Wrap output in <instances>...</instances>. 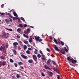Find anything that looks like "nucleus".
Here are the masks:
<instances>
[{
	"label": "nucleus",
	"mask_w": 79,
	"mask_h": 79,
	"mask_svg": "<svg viewBox=\"0 0 79 79\" xmlns=\"http://www.w3.org/2000/svg\"><path fill=\"white\" fill-rule=\"evenodd\" d=\"M5 47H3L2 46L0 48V50L1 52H2L3 53H4V54H6V51L5 50Z\"/></svg>",
	"instance_id": "f257e3e1"
},
{
	"label": "nucleus",
	"mask_w": 79,
	"mask_h": 79,
	"mask_svg": "<svg viewBox=\"0 0 79 79\" xmlns=\"http://www.w3.org/2000/svg\"><path fill=\"white\" fill-rule=\"evenodd\" d=\"M18 44V43L17 42H15L13 43V46L14 47V48L17 49V46Z\"/></svg>",
	"instance_id": "f03ea898"
},
{
	"label": "nucleus",
	"mask_w": 79,
	"mask_h": 79,
	"mask_svg": "<svg viewBox=\"0 0 79 79\" xmlns=\"http://www.w3.org/2000/svg\"><path fill=\"white\" fill-rule=\"evenodd\" d=\"M33 58L34 60L36 62H37V63L38 62V59L37 58V57L35 55H34L33 56Z\"/></svg>",
	"instance_id": "7ed1b4c3"
},
{
	"label": "nucleus",
	"mask_w": 79,
	"mask_h": 79,
	"mask_svg": "<svg viewBox=\"0 0 79 79\" xmlns=\"http://www.w3.org/2000/svg\"><path fill=\"white\" fill-rule=\"evenodd\" d=\"M8 35L6 33H3L2 35V37L3 38L6 39L7 38Z\"/></svg>",
	"instance_id": "20e7f679"
},
{
	"label": "nucleus",
	"mask_w": 79,
	"mask_h": 79,
	"mask_svg": "<svg viewBox=\"0 0 79 79\" xmlns=\"http://www.w3.org/2000/svg\"><path fill=\"white\" fill-rule=\"evenodd\" d=\"M71 61L72 63L75 64V63H76L77 62V61L73 59H72Z\"/></svg>",
	"instance_id": "39448f33"
},
{
	"label": "nucleus",
	"mask_w": 79,
	"mask_h": 79,
	"mask_svg": "<svg viewBox=\"0 0 79 79\" xmlns=\"http://www.w3.org/2000/svg\"><path fill=\"white\" fill-rule=\"evenodd\" d=\"M5 21H6V23H7V24H9L10 23V21L9 19H4Z\"/></svg>",
	"instance_id": "423d86ee"
},
{
	"label": "nucleus",
	"mask_w": 79,
	"mask_h": 79,
	"mask_svg": "<svg viewBox=\"0 0 79 79\" xmlns=\"http://www.w3.org/2000/svg\"><path fill=\"white\" fill-rule=\"evenodd\" d=\"M54 48L55 49V50L57 51H59V49H58V47H57V46H56V45H55Z\"/></svg>",
	"instance_id": "0eeeda50"
},
{
	"label": "nucleus",
	"mask_w": 79,
	"mask_h": 79,
	"mask_svg": "<svg viewBox=\"0 0 79 79\" xmlns=\"http://www.w3.org/2000/svg\"><path fill=\"white\" fill-rule=\"evenodd\" d=\"M51 60L50 58H49L48 60L47 61V63L48 65L50 64V62H51Z\"/></svg>",
	"instance_id": "6e6552de"
},
{
	"label": "nucleus",
	"mask_w": 79,
	"mask_h": 79,
	"mask_svg": "<svg viewBox=\"0 0 79 79\" xmlns=\"http://www.w3.org/2000/svg\"><path fill=\"white\" fill-rule=\"evenodd\" d=\"M34 38L35 40H37V41H38L39 39H40V37L39 36L37 37L36 36H34Z\"/></svg>",
	"instance_id": "1a4fd4ad"
},
{
	"label": "nucleus",
	"mask_w": 79,
	"mask_h": 79,
	"mask_svg": "<svg viewBox=\"0 0 79 79\" xmlns=\"http://www.w3.org/2000/svg\"><path fill=\"white\" fill-rule=\"evenodd\" d=\"M48 75L49 76H52L53 75V73L52 72L49 71Z\"/></svg>",
	"instance_id": "9d476101"
},
{
	"label": "nucleus",
	"mask_w": 79,
	"mask_h": 79,
	"mask_svg": "<svg viewBox=\"0 0 79 79\" xmlns=\"http://www.w3.org/2000/svg\"><path fill=\"white\" fill-rule=\"evenodd\" d=\"M6 61H3L2 63V64L3 66H5L6 65Z\"/></svg>",
	"instance_id": "9b49d317"
},
{
	"label": "nucleus",
	"mask_w": 79,
	"mask_h": 79,
	"mask_svg": "<svg viewBox=\"0 0 79 79\" xmlns=\"http://www.w3.org/2000/svg\"><path fill=\"white\" fill-rule=\"evenodd\" d=\"M44 68L45 69H50V68L48 67V65H44Z\"/></svg>",
	"instance_id": "f8f14e48"
},
{
	"label": "nucleus",
	"mask_w": 79,
	"mask_h": 79,
	"mask_svg": "<svg viewBox=\"0 0 79 79\" xmlns=\"http://www.w3.org/2000/svg\"><path fill=\"white\" fill-rule=\"evenodd\" d=\"M60 53H62V54H63L64 55L66 54L65 52V51H63V52L62 50H60Z\"/></svg>",
	"instance_id": "ddd939ff"
},
{
	"label": "nucleus",
	"mask_w": 79,
	"mask_h": 79,
	"mask_svg": "<svg viewBox=\"0 0 79 79\" xmlns=\"http://www.w3.org/2000/svg\"><path fill=\"white\" fill-rule=\"evenodd\" d=\"M21 56H22V57L23 58H25V59H26V58H27V56H25L24 55H21Z\"/></svg>",
	"instance_id": "4468645a"
},
{
	"label": "nucleus",
	"mask_w": 79,
	"mask_h": 79,
	"mask_svg": "<svg viewBox=\"0 0 79 79\" xmlns=\"http://www.w3.org/2000/svg\"><path fill=\"white\" fill-rule=\"evenodd\" d=\"M33 61L32 60L30 59L28 60V62L30 63H33Z\"/></svg>",
	"instance_id": "2eb2a0df"
},
{
	"label": "nucleus",
	"mask_w": 79,
	"mask_h": 79,
	"mask_svg": "<svg viewBox=\"0 0 79 79\" xmlns=\"http://www.w3.org/2000/svg\"><path fill=\"white\" fill-rule=\"evenodd\" d=\"M19 27H23V25L21 23H19Z\"/></svg>",
	"instance_id": "dca6fc26"
},
{
	"label": "nucleus",
	"mask_w": 79,
	"mask_h": 79,
	"mask_svg": "<svg viewBox=\"0 0 79 79\" xmlns=\"http://www.w3.org/2000/svg\"><path fill=\"white\" fill-rule=\"evenodd\" d=\"M23 43L26 44H28L29 42L27 40H25L23 41Z\"/></svg>",
	"instance_id": "f3484780"
},
{
	"label": "nucleus",
	"mask_w": 79,
	"mask_h": 79,
	"mask_svg": "<svg viewBox=\"0 0 79 79\" xmlns=\"http://www.w3.org/2000/svg\"><path fill=\"white\" fill-rule=\"evenodd\" d=\"M23 48L24 50H26L27 49V46L26 45H23Z\"/></svg>",
	"instance_id": "a211bd4d"
},
{
	"label": "nucleus",
	"mask_w": 79,
	"mask_h": 79,
	"mask_svg": "<svg viewBox=\"0 0 79 79\" xmlns=\"http://www.w3.org/2000/svg\"><path fill=\"white\" fill-rule=\"evenodd\" d=\"M67 59H68V60L70 62H71L72 59L70 58V57H67Z\"/></svg>",
	"instance_id": "6ab92c4d"
},
{
	"label": "nucleus",
	"mask_w": 79,
	"mask_h": 79,
	"mask_svg": "<svg viewBox=\"0 0 79 79\" xmlns=\"http://www.w3.org/2000/svg\"><path fill=\"white\" fill-rule=\"evenodd\" d=\"M58 69L56 68V67H54L53 70L54 71L56 72L58 70Z\"/></svg>",
	"instance_id": "aec40b11"
},
{
	"label": "nucleus",
	"mask_w": 79,
	"mask_h": 79,
	"mask_svg": "<svg viewBox=\"0 0 79 79\" xmlns=\"http://www.w3.org/2000/svg\"><path fill=\"white\" fill-rule=\"evenodd\" d=\"M13 52L14 54V55H16V51L15 49H13Z\"/></svg>",
	"instance_id": "412c9836"
},
{
	"label": "nucleus",
	"mask_w": 79,
	"mask_h": 79,
	"mask_svg": "<svg viewBox=\"0 0 79 79\" xmlns=\"http://www.w3.org/2000/svg\"><path fill=\"white\" fill-rule=\"evenodd\" d=\"M18 64H19V65H23V64L22 62L21 61H19L18 63Z\"/></svg>",
	"instance_id": "4be33fe9"
},
{
	"label": "nucleus",
	"mask_w": 79,
	"mask_h": 79,
	"mask_svg": "<svg viewBox=\"0 0 79 79\" xmlns=\"http://www.w3.org/2000/svg\"><path fill=\"white\" fill-rule=\"evenodd\" d=\"M22 31L21 28H19L17 30V31L18 32H20Z\"/></svg>",
	"instance_id": "5701e85b"
},
{
	"label": "nucleus",
	"mask_w": 79,
	"mask_h": 79,
	"mask_svg": "<svg viewBox=\"0 0 79 79\" xmlns=\"http://www.w3.org/2000/svg\"><path fill=\"white\" fill-rule=\"evenodd\" d=\"M13 14L14 15V16L15 17H16V16H17V13L16 12H15L14 11L13 12Z\"/></svg>",
	"instance_id": "b1692460"
},
{
	"label": "nucleus",
	"mask_w": 79,
	"mask_h": 79,
	"mask_svg": "<svg viewBox=\"0 0 79 79\" xmlns=\"http://www.w3.org/2000/svg\"><path fill=\"white\" fill-rule=\"evenodd\" d=\"M20 75L19 74H18L17 75H16V77L18 79H19V77H20Z\"/></svg>",
	"instance_id": "393cba45"
},
{
	"label": "nucleus",
	"mask_w": 79,
	"mask_h": 79,
	"mask_svg": "<svg viewBox=\"0 0 79 79\" xmlns=\"http://www.w3.org/2000/svg\"><path fill=\"white\" fill-rule=\"evenodd\" d=\"M30 53V51L29 50H27L26 51V53H27V54H29Z\"/></svg>",
	"instance_id": "a878e982"
},
{
	"label": "nucleus",
	"mask_w": 79,
	"mask_h": 79,
	"mask_svg": "<svg viewBox=\"0 0 79 79\" xmlns=\"http://www.w3.org/2000/svg\"><path fill=\"white\" fill-rule=\"evenodd\" d=\"M7 30L9 31H13V30L11 28H10L9 29L8 28H7L6 29Z\"/></svg>",
	"instance_id": "bb28decb"
},
{
	"label": "nucleus",
	"mask_w": 79,
	"mask_h": 79,
	"mask_svg": "<svg viewBox=\"0 0 79 79\" xmlns=\"http://www.w3.org/2000/svg\"><path fill=\"white\" fill-rule=\"evenodd\" d=\"M20 19H21L23 21V22H25V20L24 19V18L23 17H21L20 18Z\"/></svg>",
	"instance_id": "cd10ccee"
},
{
	"label": "nucleus",
	"mask_w": 79,
	"mask_h": 79,
	"mask_svg": "<svg viewBox=\"0 0 79 79\" xmlns=\"http://www.w3.org/2000/svg\"><path fill=\"white\" fill-rule=\"evenodd\" d=\"M13 20H18V18L17 17H13Z\"/></svg>",
	"instance_id": "c85d7f7f"
},
{
	"label": "nucleus",
	"mask_w": 79,
	"mask_h": 79,
	"mask_svg": "<svg viewBox=\"0 0 79 79\" xmlns=\"http://www.w3.org/2000/svg\"><path fill=\"white\" fill-rule=\"evenodd\" d=\"M54 41L55 42V43L56 44H58V42L56 40H54Z\"/></svg>",
	"instance_id": "c756f323"
},
{
	"label": "nucleus",
	"mask_w": 79,
	"mask_h": 79,
	"mask_svg": "<svg viewBox=\"0 0 79 79\" xmlns=\"http://www.w3.org/2000/svg\"><path fill=\"white\" fill-rule=\"evenodd\" d=\"M9 46V45L7 43H6V48H8Z\"/></svg>",
	"instance_id": "7c9ffc66"
},
{
	"label": "nucleus",
	"mask_w": 79,
	"mask_h": 79,
	"mask_svg": "<svg viewBox=\"0 0 79 79\" xmlns=\"http://www.w3.org/2000/svg\"><path fill=\"white\" fill-rule=\"evenodd\" d=\"M18 19V23H21V20L19 18H17Z\"/></svg>",
	"instance_id": "2f4dec72"
},
{
	"label": "nucleus",
	"mask_w": 79,
	"mask_h": 79,
	"mask_svg": "<svg viewBox=\"0 0 79 79\" xmlns=\"http://www.w3.org/2000/svg\"><path fill=\"white\" fill-rule=\"evenodd\" d=\"M60 43L61 44H62V45L63 46L64 45V42H63V41H60Z\"/></svg>",
	"instance_id": "473e14b6"
},
{
	"label": "nucleus",
	"mask_w": 79,
	"mask_h": 79,
	"mask_svg": "<svg viewBox=\"0 0 79 79\" xmlns=\"http://www.w3.org/2000/svg\"><path fill=\"white\" fill-rule=\"evenodd\" d=\"M10 61L11 63H13L14 62V60H13L12 59H10Z\"/></svg>",
	"instance_id": "72a5a7b5"
},
{
	"label": "nucleus",
	"mask_w": 79,
	"mask_h": 79,
	"mask_svg": "<svg viewBox=\"0 0 79 79\" xmlns=\"http://www.w3.org/2000/svg\"><path fill=\"white\" fill-rule=\"evenodd\" d=\"M17 41H18V42L19 44H22V41H19V40H18Z\"/></svg>",
	"instance_id": "f704fd0d"
},
{
	"label": "nucleus",
	"mask_w": 79,
	"mask_h": 79,
	"mask_svg": "<svg viewBox=\"0 0 79 79\" xmlns=\"http://www.w3.org/2000/svg\"><path fill=\"white\" fill-rule=\"evenodd\" d=\"M37 56L38 58H40L41 57V56L40 54H39L37 55Z\"/></svg>",
	"instance_id": "c9c22d12"
},
{
	"label": "nucleus",
	"mask_w": 79,
	"mask_h": 79,
	"mask_svg": "<svg viewBox=\"0 0 79 79\" xmlns=\"http://www.w3.org/2000/svg\"><path fill=\"white\" fill-rule=\"evenodd\" d=\"M14 65H15V67H17L18 64L16 63H14Z\"/></svg>",
	"instance_id": "e433bc0d"
},
{
	"label": "nucleus",
	"mask_w": 79,
	"mask_h": 79,
	"mask_svg": "<svg viewBox=\"0 0 79 79\" xmlns=\"http://www.w3.org/2000/svg\"><path fill=\"white\" fill-rule=\"evenodd\" d=\"M52 63L54 64V65H56V63L55 61H52Z\"/></svg>",
	"instance_id": "4c0bfd02"
},
{
	"label": "nucleus",
	"mask_w": 79,
	"mask_h": 79,
	"mask_svg": "<svg viewBox=\"0 0 79 79\" xmlns=\"http://www.w3.org/2000/svg\"><path fill=\"white\" fill-rule=\"evenodd\" d=\"M42 39H39V40H38V41H39V42H41V41H42Z\"/></svg>",
	"instance_id": "58836bf2"
},
{
	"label": "nucleus",
	"mask_w": 79,
	"mask_h": 79,
	"mask_svg": "<svg viewBox=\"0 0 79 79\" xmlns=\"http://www.w3.org/2000/svg\"><path fill=\"white\" fill-rule=\"evenodd\" d=\"M20 69H24V68L23 67H22V66H20Z\"/></svg>",
	"instance_id": "ea45409f"
},
{
	"label": "nucleus",
	"mask_w": 79,
	"mask_h": 79,
	"mask_svg": "<svg viewBox=\"0 0 79 79\" xmlns=\"http://www.w3.org/2000/svg\"><path fill=\"white\" fill-rule=\"evenodd\" d=\"M28 40H29V42L30 43H31L32 42V40H31L29 39Z\"/></svg>",
	"instance_id": "a19ab883"
},
{
	"label": "nucleus",
	"mask_w": 79,
	"mask_h": 79,
	"mask_svg": "<svg viewBox=\"0 0 79 79\" xmlns=\"http://www.w3.org/2000/svg\"><path fill=\"white\" fill-rule=\"evenodd\" d=\"M33 38V37H32L31 36L30 37V40H32V39Z\"/></svg>",
	"instance_id": "79ce46f5"
},
{
	"label": "nucleus",
	"mask_w": 79,
	"mask_h": 79,
	"mask_svg": "<svg viewBox=\"0 0 79 79\" xmlns=\"http://www.w3.org/2000/svg\"><path fill=\"white\" fill-rule=\"evenodd\" d=\"M18 47V50H21V48L20 46H19Z\"/></svg>",
	"instance_id": "37998d69"
},
{
	"label": "nucleus",
	"mask_w": 79,
	"mask_h": 79,
	"mask_svg": "<svg viewBox=\"0 0 79 79\" xmlns=\"http://www.w3.org/2000/svg\"><path fill=\"white\" fill-rule=\"evenodd\" d=\"M27 32H29L30 31V30L29 28H27Z\"/></svg>",
	"instance_id": "c03bdc74"
},
{
	"label": "nucleus",
	"mask_w": 79,
	"mask_h": 79,
	"mask_svg": "<svg viewBox=\"0 0 79 79\" xmlns=\"http://www.w3.org/2000/svg\"><path fill=\"white\" fill-rule=\"evenodd\" d=\"M56 72L58 73V74H59V73H60V72H59V69H57V71H56Z\"/></svg>",
	"instance_id": "a18cd8bd"
},
{
	"label": "nucleus",
	"mask_w": 79,
	"mask_h": 79,
	"mask_svg": "<svg viewBox=\"0 0 79 79\" xmlns=\"http://www.w3.org/2000/svg\"><path fill=\"white\" fill-rule=\"evenodd\" d=\"M41 59L44 60H45L46 58H44V57H41Z\"/></svg>",
	"instance_id": "49530a36"
},
{
	"label": "nucleus",
	"mask_w": 79,
	"mask_h": 79,
	"mask_svg": "<svg viewBox=\"0 0 79 79\" xmlns=\"http://www.w3.org/2000/svg\"><path fill=\"white\" fill-rule=\"evenodd\" d=\"M40 53L42 55L43 54V52L41 50L40 51Z\"/></svg>",
	"instance_id": "de8ad7c7"
},
{
	"label": "nucleus",
	"mask_w": 79,
	"mask_h": 79,
	"mask_svg": "<svg viewBox=\"0 0 79 79\" xmlns=\"http://www.w3.org/2000/svg\"><path fill=\"white\" fill-rule=\"evenodd\" d=\"M12 78L13 79H16V77H15L14 76H12Z\"/></svg>",
	"instance_id": "09e8293b"
},
{
	"label": "nucleus",
	"mask_w": 79,
	"mask_h": 79,
	"mask_svg": "<svg viewBox=\"0 0 79 79\" xmlns=\"http://www.w3.org/2000/svg\"><path fill=\"white\" fill-rule=\"evenodd\" d=\"M47 50L48 51V52H50V49H48V48H47Z\"/></svg>",
	"instance_id": "8fccbe9b"
},
{
	"label": "nucleus",
	"mask_w": 79,
	"mask_h": 79,
	"mask_svg": "<svg viewBox=\"0 0 79 79\" xmlns=\"http://www.w3.org/2000/svg\"><path fill=\"white\" fill-rule=\"evenodd\" d=\"M57 79H60V76L59 75H57Z\"/></svg>",
	"instance_id": "3c124183"
},
{
	"label": "nucleus",
	"mask_w": 79,
	"mask_h": 79,
	"mask_svg": "<svg viewBox=\"0 0 79 79\" xmlns=\"http://www.w3.org/2000/svg\"><path fill=\"white\" fill-rule=\"evenodd\" d=\"M64 50L65 51V52H68V49H66V48L65 49H64Z\"/></svg>",
	"instance_id": "603ef678"
},
{
	"label": "nucleus",
	"mask_w": 79,
	"mask_h": 79,
	"mask_svg": "<svg viewBox=\"0 0 79 79\" xmlns=\"http://www.w3.org/2000/svg\"><path fill=\"white\" fill-rule=\"evenodd\" d=\"M41 75L43 76H45V75L43 73H41Z\"/></svg>",
	"instance_id": "864d4df0"
},
{
	"label": "nucleus",
	"mask_w": 79,
	"mask_h": 79,
	"mask_svg": "<svg viewBox=\"0 0 79 79\" xmlns=\"http://www.w3.org/2000/svg\"><path fill=\"white\" fill-rule=\"evenodd\" d=\"M8 16H9V17H10V16L11 15V14H10V13H8Z\"/></svg>",
	"instance_id": "5fc2aeb1"
},
{
	"label": "nucleus",
	"mask_w": 79,
	"mask_h": 79,
	"mask_svg": "<svg viewBox=\"0 0 79 79\" xmlns=\"http://www.w3.org/2000/svg\"><path fill=\"white\" fill-rule=\"evenodd\" d=\"M65 46L67 47V48L68 49H69V47L68 46V45L66 44H65Z\"/></svg>",
	"instance_id": "6e6d98bb"
},
{
	"label": "nucleus",
	"mask_w": 79,
	"mask_h": 79,
	"mask_svg": "<svg viewBox=\"0 0 79 79\" xmlns=\"http://www.w3.org/2000/svg\"><path fill=\"white\" fill-rule=\"evenodd\" d=\"M5 15V13H1V15Z\"/></svg>",
	"instance_id": "4d7b16f0"
},
{
	"label": "nucleus",
	"mask_w": 79,
	"mask_h": 79,
	"mask_svg": "<svg viewBox=\"0 0 79 79\" xmlns=\"http://www.w3.org/2000/svg\"><path fill=\"white\" fill-rule=\"evenodd\" d=\"M1 57L2 59L4 60L5 59V58L3 56H1Z\"/></svg>",
	"instance_id": "13d9d810"
},
{
	"label": "nucleus",
	"mask_w": 79,
	"mask_h": 79,
	"mask_svg": "<svg viewBox=\"0 0 79 79\" xmlns=\"http://www.w3.org/2000/svg\"><path fill=\"white\" fill-rule=\"evenodd\" d=\"M50 40H53L52 37V36H50Z\"/></svg>",
	"instance_id": "bf43d9fd"
},
{
	"label": "nucleus",
	"mask_w": 79,
	"mask_h": 79,
	"mask_svg": "<svg viewBox=\"0 0 79 79\" xmlns=\"http://www.w3.org/2000/svg\"><path fill=\"white\" fill-rule=\"evenodd\" d=\"M34 53H35V54H37L38 53L37 52H36V51H34Z\"/></svg>",
	"instance_id": "052dcab7"
},
{
	"label": "nucleus",
	"mask_w": 79,
	"mask_h": 79,
	"mask_svg": "<svg viewBox=\"0 0 79 79\" xmlns=\"http://www.w3.org/2000/svg\"><path fill=\"white\" fill-rule=\"evenodd\" d=\"M27 24H25L24 25V27H27Z\"/></svg>",
	"instance_id": "680f3d73"
},
{
	"label": "nucleus",
	"mask_w": 79,
	"mask_h": 79,
	"mask_svg": "<svg viewBox=\"0 0 79 79\" xmlns=\"http://www.w3.org/2000/svg\"><path fill=\"white\" fill-rule=\"evenodd\" d=\"M28 50H30V51L32 50V49L30 48H28Z\"/></svg>",
	"instance_id": "e2e57ef3"
},
{
	"label": "nucleus",
	"mask_w": 79,
	"mask_h": 79,
	"mask_svg": "<svg viewBox=\"0 0 79 79\" xmlns=\"http://www.w3.org/2000/svg\"><path fill=\"white\" fill-rule=\"evenodd\" d=\"M2 66V62L0 61V67Z\"/></svg>",
	"instance_id": "0e129e2a"
},
{
	"label": "nucleus",
	"mask_w": 79,
	"mask_h": 79,
	"mask_svg": "<svg viewBox=\"0 0 79 79\" xmlns=\"http://www.w3.org/2000/svg\"><path fill=\"white\" fill-rule=\"evenodd\" d=\"M25 37L27 38V39L29 38V37L28 35H26Z\"/></svg>",
	"instance_id": "69168bd1"
},
{
	"label": "nucleus",
	"mask_w": 79,
	"mask_h": 79,
	"mask_svg": "<svg viewBox=\"0 0 79 79\" xmlns=\"http://www.w3.org/2000/svg\"><path fill=\"white\" fill-rule=\"evenodd\" d=\"M27 31H24V33L26 34H27Z\"/></svg>",
	"instance_id": "338daca9"
},
{
	"label": "nucleus",
	"mask_w": 79,
	"mask_h": 79,
	"mask_svg": "<svg viewBox=\"0 0 79 79\" xmlns=\"http://www.w3.org/2000/svg\"><path fill=\"white\" fill-rule=\"evenodd\" d=\"M17 38H20V37L19 36V35H17Z\"/></svg>",
	"instance_id": "774afa93"
}]
</instances>
